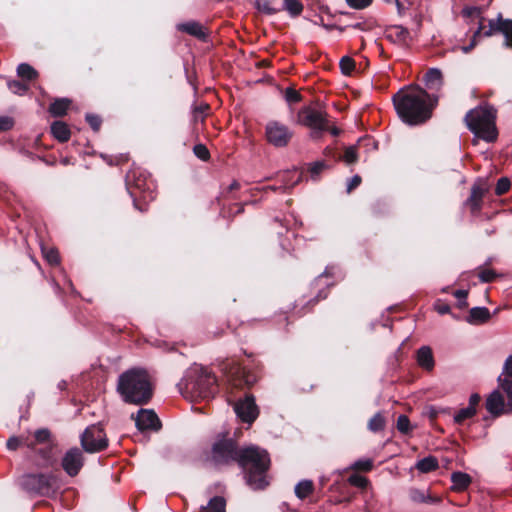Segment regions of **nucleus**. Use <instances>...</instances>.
Listing matches in <instances>:
<instances>
[{"instance_id": "338daca9", "label": "nucleus", "mask_w": 512, "mask_h": 512, "mask_svg": "<svg viewBox=\"0 0 512 512\" xmlns=\"http://www.w3.org/2000/svg\"><path fill=\"white\" fill-rule=\"evenodd\" d=\"M475 46V42L473 41L472 43H470L469 45L467 46H462L460 49L462 50L463 53H469Z\"/></svg>"}, {"instance_id": "e433bc0d", "label": "nucleus", "mask_w": 512, "mask_h": 512, "mask_svg": "<svg viewBox=\"0 0 512 512\" xmlns=\"http://www.w3.org/2000/svg\"><path fill=\"white\" fill-rule=\"evenodd\" d=\"M209 105L208 104H201L199 106L194 107L192 112V118L194 123L198 122H204L205 117L208 113Z\"/></svg>"}, {"instance_id": "79ce46f5", "label": "nucleus", "mask_w": 512, "mask_h": 512, "mask_svg": "<svg viewBox=\"0 0 512 512\" xmlns=\"http://www.w3.org/2000/svg\"><path fill=\"white\" fill-rule=\"evenodd\" d=\"M26 438V436H12L7 440L6 446L9 450L15 451L17 450L21 445L24 446L23 441Z\"/></svg>"}, {"instance_id": "4be33fe9", "label": "nucleus", "mask_w": 512, "mask_h": 512, "mask_svg": "<svg viewBox=\"0 0 512 512\" xmlns=\"http://www.w3.org/2000/svg\"><path fill=\"white\" fill-rule=\"evenodd\" d=\"M486 409L493 415H500L504 409V399L498 391H494L486 400Z\"/></svg>"}, {"instance_id": "0eeeda50", "label": "nucleus", "mask_w": 512, "mask_h": 512, "mask_svg": "<svg viewBox=\"0 0 512 512\" xmlns=\"http://www.w3.org/2000/svg\"><path fill=\"white\" fill-rule=\"evenodd\" d=\"M328 114L323 109L304 106L297 113V123L310 129V137L319 140L327 128Z\"/></svg>"}, {"instance_id": "f704fd0d", "label": "nucleus", "mask_w": 512, "mask_h": 512, "mask_svg": "<svg viewBox=\"0 0 512 512\" xmlns=\"http://www.w3.org/2000/svg\"><path fill=\"white\" fill-rule=\"evenodd\" d=\"M281 9L287 10L292 16H297L302 12L303 5L298 0H284Z\"/></svg>"}, {"instance_id": "f257e3e1", "label": "nucleus", "mask_w": 512, "mask_h": 512, "mask_svg": "<svg viewBox=\"0 0 512 512\" xmlns=\"http://www.w3.org/2000/svg\"><path fill=\"white\" fill-rule=\"evenodd\" d=\"M392 101L399 118L408 125H420L429 120L438 104V96L425 89L411 86L399 90Z\"/></svg>"}, {"instance_id": "c03bdc74", "label": "nucleus", "mask_w": 512, "mask_h": 512, "mask_svg": "<svg viewBox=\"0 0 512 512\" xmlns=\"http://www.w3.org/2000/svg\"><path fill=\"white\" fill-rule=\"evenodd\" d=\"M194 154L201 160L207 161L210 157L209 150L203 144H197L193 148Z\"/></svg>"}, {"instance_id": "4d7b16f0", "label": "nucleus", "mask_w": 512, "mask_h": 512, "mask_svg": "<svg viewBox=\"0 0 512 512\" xmlns=\"http://www.w3.org/2000/svg\"><path fill=\"white\" fill-rule=\"evenodd\" d=\"M325 163L324 162H315L314 164H312V166L310 167V173H311V177L312 178H316L320 172L325 168Z\"/></svg>"}, {"instance_id": "c9c22d12", "label": "nucleus", "mask_w": 512, "mask_h": 512, "mask_svg": "<svg viewBox=\"0 0 512 512\" xmlns=\"http://www.w3.org/2000/svg\"><path fill=\"white\" fill-rule=\"evenodd\" d=\"M385 427V419L381 413H376L369 421L368 428L372 432H379Z\"/></svg>"}, {"instance_id": "3c124183", "label": "nucleus", "mask_w": 512, "mask_h": 512, "mask_svg": "<svg viewBox=\"0 0 512 512\" xmlns=\"http://www.w3.org/2000/svg\"><path fill=\"white\" fill-rule=\"evenodd\" d=\"M373 0H346L347 4L354 9H364L368 7Z\"/></svg>"}, {"instance_id": "423d86ee", "label": "nucleus", "mask_w": 512, "mask_h": 512, "mask_svg": "<svg viewBox=\"0 0 512 512\" xmlns=\"http://www.w3.org/2000/svg\"><path fill=\"white\" fill-rule=\"evenodd\" d=\"M23 444L43 460L44 466L53 465L55 461L53 450L56 447V442L48 428H40L26 435Z\"/></svg>"}, {"instance_id": "f8f14e48", "label": "nucleus", "mask_w": 512, "mask_h": 512, "mask_svg": "<svg viewBox=\"0 0 512 512\" xmlns=\"http://www.w3.org/2000/svg\"><path fill=\"white\" fill-rule=\"evenodd\" d=\"M53 476L49 474H27L21 479L22 488L31 494L47 495L51 490Z\"/></svg>"}, {"instance_id": "bb28decb", "label": "nucleus", "mask_w": 512, "mask_h": 512, "mask_svg": "<svg viewBox=\"0 0 512 512\" xmlns=\"http://www.w3.org/2000/svg\"><path fill=\"white\" fill-rule=\"evenodd\" d=\"M410 499L416 503H438L439 497L431 496L428 491L420 489H411L409 492Z\"/></svg>"}, {"instance_id": "b1692460", "label": "nucleus", "mask_w": 512, "mask_h": 512, "mask_svg": "<svg viewBox=\"0 0 512 512\" xmlns=\"http://www.w3.org/2000/svg\"><path fill=\"white\" fill-rule=\"evenodd\" d=\"M490 317V311L486 307H474L469 311L467 321L471 324H481L487 322Z\"/></svg>"}, {"instance_id": "49530a36", "label": "nucleus", "mask_w": 512, "mask_h": 512, "mask_svg": "<svg viewBox=\"0 0 512 512\" xmlns=\"http://www.w3.org/2000/svg\"><path fill=\"white\" fill-rule=\"evenodd\" d=\"M478 277L481 280V282L489 283L496 278V273L492 269H482L478 273Z\"/></svg>"}, {"instance_id": "ea45409f", "label": "nucleus", "mask_w": 512, "mask_h": 512, "mask_svg": "<svg viewBox=\"0 0 512 512\" xmlns=\"http://www.w3.org/2000/svg\"><path fill=\"white\" fill-rule=\"evenodd\" d=\"M343 160L347 164L355 163L358 160L357 155V147L356 146H350L345 149Z\"/></svg>"}, {"instance_id": "8fccbe9b", "label": "nucleus", "mask_w": 512, "mask_h": 512, "mask_svg": "<svg viewBox=\"0 0 512 512\" xmlns=\"http://www.w3.org/2000/svg\"><path fill=\"white\" fill-rule=\"evenodd\" d=\"M14 126L13 118L9 116H0V132L8 131Z\"/></svg>"}, {"instance_id": "a19ab883", "label": "nucleus", "mask_w": 512, "mask_h": 512, "mask_svg": "<svg viewBox=\"0 0 512 512\" xmlns=\"http://www.w3.org/2000/svg\"><path fill=\"white\" fill-rule=\"evenodd\" d=\"M510 180L506 177H502L497 181L496 187H495V193L496 195H503L505 194L509 188H510Z\"/></svg>"}, {"instance_id": "1a4fd4ad", "label": "nucleus", "mask_w": 512, "mask_h": 512, "mask_svg": "<svg viewBox=\"0 0 512 512\" xmlns=\"http://www.w3.org/2000/svg\"><path fill=\"white\" fill-rule=\"evenodd\" d=\"M240 449L232 439L221 438L214 442L211 451V459L215 465H227L237 462Z\"/></svg>"}, {"instance_id": "4468645a", "label": "nucleus", "mask_w": 512, "mask_h": 512, "mask_svg": "<svg viewBox=\"0 0 512 512\" xmlns=\"http://www.w3.org/2000/svg\"><path fill=\"white\" fill-rule=\"evenodd\" d=\"M84 461L83 452L79 448L73 447L68 449L63 455L61 466L67 475L75 477L84 466Z\"/></svg>"}, {"instance_id": "dca6fc26", "label": "nucleus", "mask_w": 512, "mask_h": 512, "mask_svg": "<svg viewBox=\"0 0 512 512\" xmlns=\"http://www.w3.org/2000/svg\"><path fill=\"white\" fill-rule=\"evenodd\" d=\"M237 416L245 423L251 424L258 416V408L252 396H246L234 405Z\"/></svg>"}, {"instance_id": "412c9836", "label": "nucleus", "mask_w": 512, "mask_h": 512, "mask_svg": "<svg viewBox=\"0 0 512 512\" xmlns=\"http://www.w3.org/2000/svg\"><path fill=\"white\" fill-rule=\"evenodd\" d=\"M425 85L431 90H440L443 86V75L438 68H430L424 76Z\"/></svg>"}, {"instance_id": "a18cd8bd", "label": "nucleus", "mask_w": 512, "mask_h": 512, "mask_svg": "<svg viewBox=\"0 0 512 512\" xmlns=\"http://www.w3.org/2000/svg\"><path fill=\"white\" fill-rule=\"evenodd\" d=\"M9 89L19 95H23L28 91V86L20 81L9 82Z\"/></svg>"}, {"instance_id": "680f3d73", "label": "nucleus", "mask_w": 512, "mask_h": 512, "mask_svg": "<svg viewBox=\"0 0 512 512\" xmlns=\"http://www.w3.org/2000/svg\"><path fill=\"white\" fill-rule=\"evenodd\" d=\"M480 400H481V397H480L479 394H477V393L472 394L470 396V398H469V405H468V407L474 408V409L477 410V406L479 405Z\"/></svg>"}, {"instance_id": "052dcab7", "label": "nucleus", "mask_w": 512, "mask_h": 512, "mask_svg": "<svg viewBox=\"0 0 512 512\" xmlns=\"http://www.w3.org/2000/svg\"><path fill=\"white\" fill-rule=\"evenodd\" d=\"M454 296L458 300H463V304H461V307H467L468 303L466 301V298L468 296V291H466V290H457V291L454 292Z\"/></svg>"}, {"instance_id": "de8ad7c7", "label": "nucleus", "mask_w": 512, "mask_h": 512, "mask_svg": "<svg viewBox=\"0 0 512 512\" xmlns=\"http://www.w3.org/2000/svg\"><path fill=\"white\" fill-rule=\"evenodd\" d=\"M44 255H45V258L46 260L52 264V265H57L59 264L60 262V257H59V254H58V251L55 250V249H49L47 251L44 252Z\"/></svg>"}, {"instance_id": "6ab92c4d", "label": "nucleus", "mask_w": 512, "mask_h": 512, "mask_svg": "<svg viewBox=\"0 0 512 512\" xmlns=\"http://www.w3.org/2000/svg\"><path fill=\"white\" fill-rule=\"evenodd\" d=\"M486 193V189L479 185H473L471 188V194L466 201V205L470 208L473 214L478 213L482 208L483 197Z\"/></svg>"}, {"instance_id": "5fc2aeb1", "label": "nucleus", "mask_w": 512, "mask_h": 512, "mask_svg": "<svg viewBox=\"0 0 512 512\" xmlns=\"http://www.w3.org/2000/svg\"><path fill=\"white\" fill-rule=\"evenodd\" d=\"M501 382V387L503 391L507 394V397L512 401V380L508 379H501L499 378Z\"/></svg>"}, {"instance_id": "cd10ccee", "label": "nucleus", "mask_w": 512, "mask_h": 512, "mask_svg": "<svg viewBox=\"0 0 512 512\" xmlns=\"http://www.w3.org/2000/svg\"><path fill=\"white\" fill-rule=\"evenodd\" d=\"M313 491L314 483L308 479L299 481L294 488L295 495L301 500L306 499Z\"/></svg>"}, {"instance_id": "5701e85b", "label": "nucleus", "mask_w": 512, "mask_h": 512, "mask_svg": "<svg viewBox=\"0 0 512 512\" xmlns=\"http://www.w3.org/2000/svg\"><path fill=\"white\" fill-rule=\"evenodd\" d=\"M51 133L59 142H67L71 136L68 125L62 121H55L51 124Z\"/></svg>"}, {"instance_id": "2eb2a0df", "label": "nucleus", "mask_w": 512, "mask_h": 512, "mask_svg": "<svg viewBox=\"0 0 512 512\" xmlns=\"http://www.w3.org/2000/svg\"><path fill=\"white\" fill-rule=\"evenodd\" d=\"M126 182L129 189H133L130 191L131 195H136V191L138 190L140 193H143V198L147 197L153 198L151 188L153 186V182L148 180L146 176L137 170H132L127 174Z\"/></svg>"}, {"instance_id": "393cba45", "label": "nucleus", "mask_w": 512, "mask_h": 512, "mask_svg": "<svg viewBox=\"0 0 512 512\" xmlns=\"http://www.w3.org/2000/svg\"><path fill=\"white\" fill-rule=\"evenodd\" d=\"M452 490L461 492L468 488L471 483V477L467 473L454 472L451 475Z\"/></svg>"}, {"instance_id": "6e6d98bb", "label": "nucleus", "mask_w": 512, "mask_h": 512, "mask_svg": "<svg viewBox=\"0 0 512 512\" xmlns=\"http://www.w3.org/2000/svg\"><path fill=\"white\" fill-rule=\"evenodd\" d=\"M349 482L357 487H365L367 485V479L360 475H352L349 478Z\"/></svg>"}, {"instance_id": "0e129e2a", "label": "nucleus", "mask_w": 512, "mask_h": 512, "mask_svg": "<svg viewBox=\"0 0 512 512\" xmlns=\"http://www.w3.org/2000/svg\"><path fill=\"white\" fill-rule=\"evenodd\" d=\"M436 310L438 311L439 314L443 315L450 311V307L447 304H437Z\"/></svg>"}, {"instance_id": "aec40b11", "label": "nucleus", "mask_w": 512, "mask_h": 512, "mask_svg": "<svg viewBox=\"0 0 512 512\" xmlns=\"http://www.w3.org/2000/svg\"><path fill=\"white\" fill-rule=\"evenodd\" d=\"M416 359L421 368L427 371H431L434 368V357L429 346H422L419 348L416 354Z\"/></svg>"}, {"instance_id": "ddd939ff", "label": "nucleus", "mask_w": 512, "mask_h": 512, "mask_svg": "<svg viewBox=\"0 0 512 512\" xmlns=\"http://www.w3.org/2000/svg\"><path fill=\"white\" fill-rule=\"evenodd\" d=\"M482 33L484 36H491L496 33H502L505 36L506 46L512 47V19H503L499 14L496 19L488 21V29L485 30L483 24L475 32V37Z\"/></svg>"}, {"instance_id": "bf43d9fd", "label": "nucleus", "mask_w": 512, "mask_h": 512, "mask_svg": "<svg viewBox=\"0 0 512 512\" xmlns=\"http://www.w3.org/2000/svg\"><path fill=\"white\" fill-rule=\"evenodd\" d=\"M326 131L330 132V134L333 136H338L341 132L340 129L336 127L335 124L331 121L330 117L327 119V128L325 132Z\"/></svg>"}, {"instance_id": "9b49d317", "label": "nucleus", "mask_w": 512, "mask_h": 512, "mask_svg": "<svg viewBox=\"0 0 512 512\" xmlns=\"http://www.w3.org/2000/svg\"><path fill=\"white\" fill-rule=\"evenodd\" d=\"M265 136L269 144L281 148L289 144L293 131L281 122L270 121L266 124Z\"/></svg>"}, {"instance_id": "c756f323", "label": "nucleus", "mask_w": 512, "mask_h": 512, "mask_svg": "<svg viewBox=\"0 0 512 512\" xmlns=\"http://www.w3.org/2000/svg\"><path fill=\"white\" fill-rule=\"evenodd\" d=\"M204 512H225L226 501L221 496H215L208 502L207 506L202 507Z\"/></svg>"}, {"instance_id": "09e8293b", "label": "nucleus", "mask_w": 512, "mask_h": 512, "mask_svg": "<svg viewBox=\"0 0 512 512\" xmlns=\"http://www.w3.org/2000/svg\"><path fill=\"white\" fill-rule=\"evenodd\" d=\"M353 467L361 471H370L373 467V462L370 459L358 460L354 463Z\"/></svg>"}, {"instance_id": "6e6552de", "label": "nucleus", "mask_w": 512, "mask_h": 512, "mask_svg": "<svg viewBox=\"0 0 512 512\" xmlns=\"http://www.w3.org/2000/svg\"><path fill=\"white\" fill-rule=\"evenodd\" d=\"M82 448L88 453L100 452L107 448L108 439L100 424L90 425L80 437Z\"/></svg>"}, {"instance_id": "a211bd4d", "label": "nucleus", "mask_w": 512, "mask_h": 512, "mask_svg": "<svg viewBox=\"0 0 512 512\" xmlns=\"http://www.w3.org/2000/svg\"><path fill=\"white\" fill-rule=\"evenodd\" d=\"M385 38L399 46H408L412 41L410 31L401 25H391L385 29Z\"/></svg>"}, {"instance_id": "c85d7f7f", "label": "nucleus", "mask_w": 512, "mask_h": 512, "mask_svg": "<svg viewBox=\"0 0 512 512\" xmlns=\"http://www.w3.org/2000/svg\"><path fill=\"white\" fill-rule=\"evenodd\" d=\"M70 101L68 99L55 100L49 107V112L55 117H61L66 114Z\"/></svg>"}, {"instance_id": "37998d69", "label": "nucleus", "mask_w": 512, "mask_h": 512, "mask_svg": "<svg viewBox=\"0 0 512 512\" xmlns=\"http://www.w3.org/2000/svg\"><path fill=\"white\" fill-rule=\"evenodd\" d=\"M284 97L288 103H297L301 101L300 93L292 87L286 88L284 92Z\"/></svg>"}, {"instance_id": "4c0bfd02", "label": "nucleus", "mask_w": 512, "mask_h": 512, "mask_svg": "<svg viewBox=\"0 0 512 512\" xmlns=\"http://www.w3.org/2000/svg\"><path fill=\"white\" fill-rule=\"evenodd\" d=\"M339 64L344 75H350L355 69V61L349 56L342 57Z\"/></svg>"}, {"instance_id": "f3484780", "label": "nucleus", "mask_w": 512, "mask_h": 512, "mask_svg": "<svg viewBox=\"0 0 512 512\" xmlns=\"http://www.w3.org/2000/svg\"><path fill=\"white\" fill-rule=\"evenodd\" d=\"M135 420L136 427L141 430H154L157 431L161 427V422L153 410L140 409L136 416L132 414Z\"/></svg>"}, {"instance_id": "e2e57ef3", "label": "nucleus", "mask_w": 512, "mask_h": 512, "mask_svg": "<svg viewBox=\"0 0 512 512\" xmlns=\"http://www.w3.org/2000/svg\"><path fill=\"white\" fill-rule=\"evenodd\" d=\"M504 373L512 377V355L509 356L504 363Z\"/></svg>"}, {"instance_id": "72a5a7b5", "label": "nucleus", "mask_w": 512, "mask_h": 512, "mask_svg": "<svg viewBox=\"0 0 512 512\" xmlns=\"http://www.w3.org/2000/svg\"><path fill=\"white\" fill-rule=\"evenodd\" d=\"M476 412V409L470 408L468 406L466 408H462L454 415V422L456 424H462L465 420L475 416Z\"/></svg>"}, {"instance_id": "69168bd1", "label": "nucleus", "mask_w": 512, "mask_h": 512, "mask_svg": "<svg viewBox=\"0 0 512 512\" xmlns=\"http://www.w3.org/2000/svg\"><path fill=\"white\" fill-rule=\"evenodd\" d=\"M427 414L431 420H435L438 416V410L435 407L431 406L428 408Z\"/></svg>"}, {"instance_id": "2f4dec72", "label": "nucleus", "mask_w": 512, "mask_h": 512, "mask_svg": "<svg viewBox=\"0 0 512 512\" xmlns=\"http://www.w3.org/2000/svg\"><path fill=\"white\" fill-rule=\"evenodd\" d=\"M17 74L26 81H32L38 77V72L27 63H21L17 67Z\"/></svg>"}, {"instance_id": "473e14b6", "label": "nucleus", "mask_w": 512, "mask_h": 512, "mask_svg": "<svg viewBox=\"0 0 512 512\" xmlns=\"http://www.w3.org/2000/svg\"><path fill=\"white\" fill-rule=\"evenodd\" d=\"M256 8L267 15H273L280 11V8L275 7L270 0H256Z\"/></svg>"}, {"instance_id": "774afa93", "label": "nucleus", "mask_w": 512, "mask_h": 512, "mask_svg": "<svg viewBox=\"0 0 512 512\" xmlns=\"http://www.w3.org/2000/svg\"><path fill=\"white\" fill-rule=\"evenodd\" d=\"M240 188V184L238 181H233L229 186V191L238 190Z\"/></svg>"}, {"instance_id": "a878e982", "label": "nucleus", "mask_w": 512, "mask_h": 512, "mask_svg": "<svg viewBox=\"0 0 512 512\" xmlns=\"http://www.w3.org/2000/svg\"><path fill=\"white\" fill-rule=\"evenodd\" d=\"M178 29L199 39H203L206 36L204 27L198 22L190 21L182 23L178 25Z\"/></svg>"}, {"instance_id": "20e7f679", "label": "nucleus", "mask_w": 512, "mask_h": 512, "mask_svg": "<svg viewBox=\"0 0 512 512\" xmlns=\"http://www.w3.org/2000/svg\"><path fill=\"white\" fill-rule=\"evenodd\" d=\"M216 378L207 369L195 366L178 383L181 394L191 400L206 399L215 392Z\"/></svg>"}, {"instance_id": "39448f33", "label": "nucleus", "mask_w": 512, "mask_h": 512, "mask_svg": "<svg viewBox=\"0 0 512 512\" xmlns=\"http://www.w3.org/2000/svg\"><path fill=\"white\" fill-rule=\"evenodd\" d=\"M496 110L489 105H481L470 110L465 116L469 130L486 142H494L498 132L495 124Z\"/></svg>"}, {"instance_id": "603ef678", "label": "nucleus", "mask_w": 512, "mask_h": 512, "mask_svg": "<svg viewBox=\"0 0 512 512\" xmlns=\"http://www.w3.org/2000/svg\"><path fill=\"white\" fill-rule=\"evenodd\" d=\"M371 211H372L373 215L380 216V215L385 213V211H386V204L384 202H382V201H376L371 206Z\"/></svg>"}, {"instance_id": "9d476101", "label": "nucleus", "mask_w": 512, "mask_h": 512, "mask_svg": "<svg viewBox=\"0 0 512 512\" xmlns=\"http://www.w3.org/2000/svg\"><path fill=\"white\" fill-rule=\"evenodd\" d=\"M222 371L225 373L229 384L236 388L252 386L257 381L254 373L246 370L235 362H229L223 365Z\"/></svg>"}, {"instance_id": "58836bf2", "label": "nucleus", "mask_w": 512, "mask_h": 512, "mask_svg": "<svg viewBox=\"0 0 512 512\" xmlns=\"http://www.w3.org/2000/svg\"><path fill=\"white\" fill-rule=\"evenodd\" d=\"M397 429L403 434H408L411 431L410 420L406 415H400L397 418Z\"/></svg>"}, {"instance_id": "864d4df0", "label": "nucleus", "mask_w": 512, "mask_h": 512, "mask_svg": "<svg viewBox=\"0 0 512 512\" xmlns=\"http://www.w3.org/2000/svg\"><path fill=\"white\" fill-rule=\"evenodd\" d=\"M86 120L89 123V125L93 128V130L97 131L99 130L101 126V119L97 115L87 114Z\"/></svg>"}, {"instance_id": "13d9d810", "label": "nucleus", "mask_w": 512, "mask_h": 512, "mask_svg": "<svg viewBox=\"0 0 512 512\" xmlns=\"http://www.w3.org/2000/svg\"><path fill=\"white\" fill-rule=\"evenodd\" d=\"M361 183V177L359 175L353 176L347 185V191L351 192L353 189L357 188Z\"/></svg>"}, {"instance_id": "f03ea898", "label": "nucleus", "mask_w": 512, "mask_h": 512, "mask_svg": "<svg viewBox=\"0 0 512 512\" xmlns=\"http://www.w3.org/2000/svg\"><path fill=\"white\" fill-rule=\"evenodd\" d=\"M117 391L126 403L146 404L153 395L151 377L145 369H129L119 376Z\"/></svg>"}, {"instance_id": "7ed1b4c3", "label": "nucleus", "mask_w": 512, "mask_h": 512, "mask_svg": "<svg viewBox=\"0 0 512 512\" xmlns=\"http://www.w3.org/2000/svg\"><path fill=\"white\" fill-rule=\"evenodd\" d=\"M237 463L244 472L246 483L252 489H264L268 485L266 472L270 466V457L266 450L253 445L241 448Z\"/></svg>"}, {"instance_id": "7c9ffc66", "label": "nucleus", "mask_w": 512, "mask_h": 512, "mask_svg": "<svg viewBox=\"0 0 512 512\" xmlns=\"http://www.w3.org/2000/svg\"><path fill=\"white\" fill-rule=\"evenodd\" d=\"M438 461L433 456L425 457L419 460L416 464V468L422 473H428L438 468Z\"/></svg>"}]
</instances>
